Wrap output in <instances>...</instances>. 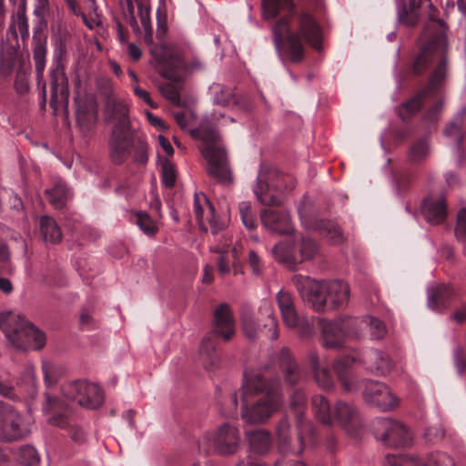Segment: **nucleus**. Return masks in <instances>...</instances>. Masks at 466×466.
Here are the masks:
<instances>
[{
    "instance_id": "f257e3e1",
    "label": "nucleus",
    "mask_w": 466,
    "mask_h": 466,
    "mask_svg": "<svg viewBox=\"0 0 466 466\" xmlns=\"http://www.w3.org/2000/svg\"><path fill=\"white\" fill-rule=\"evenodd\" d=\"M262 7L265 19H272L281 9L289 8V14L276 23L272 34L276 48L281 47L291 62L303 60V42L315 50L322 48L323 34L319 24L307 12L296 14L291 0H263Z\"/></svg>"
},
{
    "instance_id": "f03ea898",
    "label": "nucleus",
    "mask_w": 466,
    "mask_h": 466,
    "mask_svg": "<svg viewBox=\"0 0 466 466\" xmlns=\"http://www.w3.org/2000/svg\"><path fill=\"white\" fill-rule=\"evenodd\" d=\"M291 282L304 303L318 313L344 309L350 302V289L345 281H319L309 276L296 274Z\"/></svg>"
},
{
    "instance_id": "7ed1b4c3",
    "label": "nucleus",
    "mask_w": 466,
    "mask_h": 466,
    "mask_svg": "<svg viewBox=\"0 0 466 466\" xmlns=\"http://www.w3.org/2000/svg\"><path fill=\"white\" fill-rule=\"evenodd\" d=\"M150 53L158 73L168 80L159 85L160 93L173 105L180 106L184 74L202 68V64L197 60L190 64L187 63L180 52L168 45L153 46Z\"/></svg>"
},
{
    "instance_id": "20e7f679",
    "label": "nucleus",
    "mask_w": 466,
    "mask_h": 466,
    "mask_svg": "<svg viewBox=\"0 0 466 466\" xmlns=\"http://www.w3.org/2000/svg\"><path fill=\"white\" fill-rule=\"evenodd\" d=\"M361 363L367 370L375 375H386L394 364L390 356L378 350H366L361 354L354 351L352 354L338 359L333 362V370L345 392L352 393L359 389L360 380L352 370L350 364Z\"/></svg>"
},
{
    "instance_id": "39448f33",
    "label": "nucleus",
    "mask_w": 466,
    "mask_h": 466,
    "mask_svg": "<svg viewBox=\"0 0 466 466\" xmlns=\"http://www.w3.org/2000/svg\"><path fill=\"white\" fill-rule=\"evenodd\" d=\"M194 137L206 143L199 150L208 163L207 171L210 177L220 184H231L233 173L229 165L228 153L223 147L214 144L218 142L220 136L208 120H204L198 128L191 131Z\"/></svg>"
},
{
    "instance_id": "423d86ee",
    "label": "nucleus",
    "mask_w": 466,
    "mask_h": 466,
    "mask_svg": "<svg viewBox=\"0 0 466 466\" xmlns=\"http://www.w3.org/2000/svg\"><path fill=\"white\" fill-rule=\"evenodd\" d=\"M311 405L316 419L322 424L338 425L351 437L359 435L362 420L360 412L354 404L338 400L331 408L325 396L316 394L311 398Z\"/></svg>"
},
{
    "instance_id": "0eeeda50",
    "label": "nucleus",
    "mask_w": 466,
    "mask_h": 466,
    "mask_svg": "<svg viewBox=\"0 0 466 466\" xmlns=\"http://www.w3.org/2000/svg\"><path fill=\"white\" fill-rule=\"evenodd\" d=\"M0 329L8 341L17 349L41 350L46 344V335L17 312L0 314Z\"/></svg>"
},
{
    "instance_id": "6e6552de",
    "label": "nucleus",
    "mask_w": 466,
    "mask_h": 466,
    "mask_svg": "<svg viewBox=\"0 0 466 466\" xmlns=\"http://www.w3.org/2000/svg\"><path fill=\"white\" fill-rule=\"evenodd\" d=\"M307 398L302 390H296L291 398L290 406L295 412L297 426L299 430V446L292 447L290 439V425L287 417L279 420L276 427L279 450L281 453H291L299 455L304 450L303 438L305 435L313 434V425L310 421L304 420Z\"/></svg>"
},
{
    "instance_id": "1a4fd4ad",
    "label": "nucleus",
    "mask_w": 466,
    "mask_h": 466,
    "mask_svg": "<svg viewBox=\"0 0 466 466\" xmlns=\"http://www.w3.org/2000/svg\"><path fill=\"white\" fill-rule=\"evenodd\" d=\"M116 119L109 138V156L115 164L124 163L130 156L133 143L127 108L124 106L116 107Z\"/></svg>"
},
{
    "instance_id": "9d476101",
    "label": "nucleus",
    "mask_w": 466,
    "mask_h": 466,
    "mask_svg": "<svg viewBox=\"0 0 466 466\" xmlns=\"http://www.w3.org/2000/svg\"><path fill=\"white\" fill-rule=\"evenodd\" d=\"M290 180L289 177L279 175L276 170H270L265 176L260 172L257 177V186L254 187V194L258 200L265 206H280L284 202L283 194L291 190L294 184L285 188L282 187L280 182Z\"/></svg>"
},
{
    "instance_id": "9b49d317",
    "label": "nucleus",
    "mask_w": 466,
    "mask_h": 466,
    "mask_svg": "<svg viewBox=\"0 0 466 466\" xmlns=\"http://www.w3.org/2000/svg\"><path fill=\"white\" fill-rule=\"evenodd\" d=\"M239 443L238 429L228 423H224L216 431L205 434L198 441V447L205 452L213 449L219 454L230 455L237 451Z\"/></svg>"
},
{
    "instance_id": "f8f14e48",
    "label": "nucleus",
    "mask_w": 466,
    "mask_h": 466,
    "mask_svg": "<svg viewBox=\"0 0 466 466\" xmlns=\"http://www.w3.org/2000/svg\"><path fill=\"white\" fill-rule=\"evenodd\" d=\"M373 429L375 438L388 447L403 448L412 444L411 432L398 420L378 418L373 422Z\"/></svg>"
},
{
    "instance_id": "ddd939ff",
    "label": "nucleus",
    "mask_w": 466,
    "mask_h": 466,
    "mask_svg": "<svg viewBox=\"0 0 466 466\" xmlns=\"http://www.w3.org/2000/svg\"><path fill=\"white\" fill-rule=\"evenodd\" d=\"M241 418L248 424H262L281 407L282 394H277L271 389L268 394L258 399L254 404L248 406L245 399L242 400Z\"/></svg>"
},
{
    "instance_id": "4468645a",
    "label": "nucleus",
    "mask_w": 466,
    "mask_h": 466,
    "mask_svg": "<svg viewBox=\"0 0 466 466\" xmlns=\"http://www.w3.org/2000/svg\"><path fill=\"white\" fill-rule=\"evenodd\" d=\"M445 76L446 61L445 58L442 57L440 61V64L431 76L428 86L410 99L402 103L401 106L398 108L400 117L405 121L416 114L422 106L424 100L429 96H434L435 93L438 92L445 79Z\"/></svg>"
},
{
    "instance_id": "2eb2a0df",
    "label": "nucleus",
    "mask_w": 466,
    "mask_h": 466,
    "mask_svg": "<svg viewBox=\"0 0 466 466\" xmlns=\"http://www.w3.org/2000/svg\"><path fill=\"white\" fill-rule=\"evenodd\" d=\"M63 395L76 401L80 406L96 410L104 402V393L101 388L86 380H76L62 387Z\"/></svg>"
},
{
    "instance_id": "dca6fc26",
    "label": "nucleus",
    "mask_w": 466,
    "mask_h": 466,
    "mask_svg": "<svg viewBox=\"0 0 466 466\" xmlns=\"http://www.w3.org/2000/svg\"><path fill=\"white\" fill-rule=\"evenodd\" d=\"M359 323V319L350 317L339 318L333 320L319 319L322 344L326 349H339L345 339L351 336V328Z\"/></svg>"
},
{
    "instance_id": "f3484780",
    "label": "nucleus",
    "mask_w": 466,
    "mask_h": 466,
    "mask_svg": "<svg viewBox=\"0 0 466 466\" xmlns=\"http://www.w3.org/2000/svg\"><path fill=\"white\" fill-rule=\"evenodd\" d=\"M30 434L22 415L10 404L0 401V437L5 441H18Z\"/></svg>"
},
{
    "instance_id": "a211bd4d",
    "label": "nucleus",
    "mask_w": 466,
    "mask_h": 466,
    "mask_svg": "<svg viewBox=\"0 0 466 466\" xmlns=\"http://www.w3.org/2000/svg\"><path fill=\"white\" fill-rule=\"evenodd\" d=\"M298 211L301 224L306 229L317 231L328 238L332 244H340L345 240L341 228L330 220L319 219L309 211V203L303 201Z\"/></svg>"
},
{
    "instance_id": "6ab92c4d",
    "label": "nucleus",
    "mask_w": 466,
    "mask_h": 466,
    "mask_svg": "<svg viewBox=\"0 0 466 466\" xmlns=\"http://www.w3.org/2000/svg\"><path fill=\"white\" fill-rule=\"evenodd\" d=\"M268 367L262 370H247L243 374V383L241 386L243 399L246 395H258L272 390L277 394H281L280 381L279 379L269 378Z\"/></svg>"
},
{
    "instance_id": "aec40b11",
    "label": "nucleus",
    "mask_w": 466,
    "mask_h": 466,
    "mask_svg": "<svg viewBox=\"0 0 466 466\" xmlns=\"http://www.w3.org/2000/svg\"><path fill=\"white\" fill-rule=\"evenodd\" d=\"M362 398L369 405L377 407L382 411L391 410L399 405V399L386 384L367 380L362 381Z\"/></svg>"
},
{
    "instance_id": "412c9836",
    "label": "nucleus",
    "mask_w": 466,
    "mask_h": 466,
    "mask_svg": "<svg viewBox=\"0 0 466 466\" xmlns=\"http://www.w3.org/2000/svg\"><path fill=\"white\" fill-rule=\"evenodd\" d=\"M425 34L420 37L421 47L413 62V72L417 75L423 73L434 57L442 53L448 46L444 31H441L424 42Z\"/></svg>"
},
{
    "instance_id": "4be33fe9",
    "label": "nucleus",
    "mask_w": 466,
    "mask_h": 466,
    "mask_svg": "<svg viewBox=\"0 0 466 466\" xmlns=\"http://www.w3.org/2000/svg\"><path fill=\"white\" fill-rule=\"evenodd\" d=\"M384 461L387 466H455L453 459L441 451L431 452L423 459L417 455L388 454Z\"/></svg>"
},
{
    "instance_id": "5701e85b",
    "label": "nucleus",
    "mask_w": 466,
    "mask_h": 466,
    "mask_svg": "<svg viewBox=\"0 0 466 466\" xmlns=\"http://www.w3.org/2000/svg\"><path fill=\"white\" fill-rule=\"evenodd\" d=\"M194 213L199 227L205 229L207 220L214 235L227 227V222L216 215L214 207L203 193H196L194 196Z\"/></svg>"
},
{
    "instance_id": "b1692460",
    "label": "nucleus",
    "mask_w": 466,
    "mask_h": 466,
    "mask_svg": "<svg viewBox=\"0 0 466 466\" xmlns=\"http://www.w3.org/2000/svg\"><path fill=\"white\" fill-rule=\"evenodd\" d=\"M246 439L248 442L250 454L264 455L266 454L272 443L271 435L266 430H254L246 432ZM237 466H265L260 461H254L251 455L248 456L247 461H240ZM275 466H283L282 462H277Z\"/></svg>"
},
{
    "instance_id": "393cba45",
    "label": "nucleus",
    "mask_w": 466,
    "mask_h": 466,
    "mask_svg": "<svg viewBox=\"0 0 466 466\" xmlns=\"http://www.w3.org/2000/svg\"><path fill=\"white\" fill-rule=\"evenodd\" d=\"M262 225L270 232L279 235H289L295 231L291 217L285 210L265 208L260 212Z\"/></svg>"
},
{
    "instance_id": "a878e982",
    "label": "nucleus",
    "mask_w": 466,
    "mask_h": 466,
    "mask_svg": "<svg viewBox=\"0 0 466 466\" xmlns=\"http://www.w3.org/2000/svg\"><path fill=\"white\" fill-rule=\"evenodd\" d=\"M425 219L434 225L445 221L447 217L446 198L442 194H431L426 197L420 206Z\"/></svg>"
},
{
    "instance_id": "bb28decb",
    "label": "nucleus",
    "mask_w": 466,
    "mask_h": 466,
    "mask_svg": "<svg viewBox=\"0 0 466 466\" xmlns=\"http://www.w3.org/2000/svg\"><path fill=\"white\" fill-rule=\"evenodd\" d=\"M456 292L450 284H438L427 290V305L436 312H443L455 298Z\"/></svg>"
},
{
    "instance_id": "cd10ccee",
    "label": "nucleus",
    "mask_w": 466,
    "mask_h": 466,
    "mask_svg": "<svg viewBox=\"0 0 466 466\" xmlns=\"http://www.w3.org/2000/svg\"><path fill=\"white\" fill-rule=\"evenodd\" d=\"M276 301L284 325L289 329L298 328L299 325V316L296 309L292 293L281 289L276 294Z\"/></svg>"
},
{
    "instance_id": "c85d7f7f",
    "label": "nucleus",
    "mask_w": 466,
    "mask_h": 466,
    "mask_svg": "<svg viewBox=\"0 0 466 466\" xmlns=\"http://www.w3.org/2000/svg\"><path fill=\"white\" fill-rule=\"evenodd\" d=\"M50 78V103H56L58 96L66 98L68 96V79L64 66L60 60L54 61L49 72Z\"/></svg>"
},
{
    "instance_id": "c756f323",
    "label": "nucleus",
    "mask_w": 466,
    "mask_h": 466,
    "mask_svg": "<svg viewBox=\"0 0 466 466\" xmlns=\"http://www.w3.org/2000/svg\"><path fill=\"white\" fill-rule=\"evenodd\" d=\"M214 319V332L225 341L229 340L235 334V320L229 305L220 304L215 310Z\"/></svg>"
},
{
    "instance_id": "7c9ffc66",
    "label": "nucleus",
    "mask_w": 466,
    "mask_h": 466,
    "mask_svg": "<svg viewBox=\"0 0 466 466\" xmlns=\"http://www.w3.org/2000/svg\"><path fill=\"white\" fill-rule=\"evenodd\" d=\"M278 363L279 369L284 372L287 382L290 385H295L301 379V371L295 359L287 347H283L278 357Z\"/></svg>"
},
{
    "instance_id": "2f4dec72",
    "label": "nucleus",
    "mask_w": 466,
    "mask_h": 466,
    "mask_svg": "<svg viewBox=\"0 0 466 466\" xmlns=\"http://www.w3.org/2000/svg\"><path fill=\"white\" fill-rule=\"evenodd\" d=\"M199 360L205 370L208 371L215 370L220 363V355L218 354L216 343L212 335L203 339L199 349Z\"/></svg>"
},
{
    "instance_id": "473e14b6",
    "label": "nucleus",
    "mask_w": 466,
    "mask_h": 466,
    "mask_svg": "<svg viewBox=\"0 0 466 466\" xmlns=\"http://www.w3.org/2000/svg\"><path fill=\"white\" fill-rule=\"evenodd\" d=\"M45 194L49 203L57 209L64 208L73 197L71 189L61 179L56 181L52 187L46 188Z\"/></svg>"
},
{
    "instance_id": "72a5a7b5",
    "label": "nucleus",
    "mask_w": 466,
    "mask_h": 466,
    "mask_svg": "<svg viewBox=\"0 0 466 466\" xmlns=\"http://www.w3.org/2000/svg\"><path fill=\"white\" fill-rule=\"evenodd\" d=\"M40 232L46 242L57 244L62 240V231L56 221L48 216L40 218Z\"/></svg>"
},
{
    "instance_id": "f704fd0d",
    "label": "nucleus",
    "mask_w": 466,
    "mask_h": 466,
    "mask_svg": "<svg viewBox=\"0 0 466 466\" xmlns=\"http://www.w3.org/2000/svg\"><path fill=\"white\" fill-rule=\"evenodd\" d=\"M274 258L285 264L288 268L294 269L298 265V255L290 245L279 242L272 249Z\"/></svg>"
},
{
    "instance_id": "c9c22d12",
    "label": "nucleus",
    "mask_w": 466,
    "mask_h": 466,
    "mask_svg": "<svg viewBox=\"0 0 466 466\" xmlns=\"http://www.w3.org/2000/svg\"><path fill=\"white\" fill-rule=\"evenodd\" d=\"M31 75V64L30 61L21 60L19 67L16 71L14 87L16 93L20 96L27 94L30 90L29 86V76Z\"/></svg>"
},
{
    "instance_id": "e433bc0d",
    "label": "nucleus",
    "mask_w": 466,
    "mask_h": 466,
    "mask_svg": "<svg viewBox=\"0 0 466 466\" xmlns=\"http://www.w3.org/2000/svg\"><path fill=\"white\" fill-rule=\"evenodd\" d=\"M218 90H216L213 102L217 105H220L222 106H239L244 109L248 107L247 102H244L243 105L240 104V98L230 89L217 86Z\"/></svg>"
},
{
    "instance_id": "4c0bfd02",
    "label": "nucleus",
    "mask_w": 466,
    "mask_h": 466,
    "mask_svg": "<svg viewBox=\"0 0 466 466\" xmlns=\"http://www.w3.org/2000/svg\"><path fill=\"white\" fill-rule=\"evenodd\" d=\"M136 5L140 17L142 27L144 28V41L146 44L151 46L150 49L157 45L153 43V28L150 21V9L145 5L141 1H136ZM163 45L162 43L158 46Z\"/></svg>"
},
{
    "instance_id": "58836bf2",
    "label": "nucleus",
    "mask_w": 466,
    "mask_h": 466,
    "mask_svg": "<svg viewBox=\"0 0 466 466\" xmlns=\"http://www.w3.org/2000/svg\"><path fill=\"white\" fill-rule=\"evenodd\" d=\"M259 312L262 315H266L268 317V323L264 325L265 329L268 327V338L271 340L278 339V319L275 315V311L271 303L268 300L262 301L259 307Z\"/></svg>"
},
{
    "instance_id": "ea45409f",
    "label": "nucleus",
    "mask_w": 466,
    "mask_h": 466,
    "mask_svg": "<svg viewBox=\"0 0 466 466\" xmlns=\"http://www.w3.org/2000/svg\"><path fill=\"white\" fill-rule=\"evenodd\" d=\"M33 38L35 42L33 58L35 61V72L37 78H41L46 67V41H42L40 38H37L35 34Z\"/></svg>"
},
{
    "instance_id": "a19ab883",
    "label": "nucleus",
    "mask_w": 466,
    "mask_h": 466,
    "mask_svg": "<svg viewBox=\"0 0 466 466\" xmlns=\"http://www.w3.org/2000/svg\"><path fill=\"white\" fill-rule=\"evenodd\" d=\"M231 238L224 237V242L210 247V250L215 253H220L221 256L218 259V272L221 275H225L230 272V263L227 259L225 253H228L231 247Z\"/></svg>"
},
{
    "instance_id": "79ce46f5",
    "label": "nucleus",
    "mask_w": 466,
    "mask_h": 466,
    "mask_svg": "<svg viewBox=\"0 0 466 466\" xmlns=\"http://www.w3.org/2000/svg\"><path fill=\"white\" fill-rule=\"evenodd\" d=\"M16 459L24 466H38L40 463L36 449L29 444L23 445L17 450Z\"/></svg>"
},
{
    "instance_id": "37998d69",
    "label": "nucleus",
    "mask_w": 466,
    "mask_h": 466,
    "mask_svg": "<svg viewBox=\"0 0 466 466\" xmlns=\"http://www.w3.org/2000/svg\"><path fill=\"white\" fill-rule=\"evenodd\" d=\"M430 154L428 140L419 139L413 143L409 151V160L411 163H420L427 158Z\"/></svg>"
},
{
    "instance_id": "c03bdc74",
    "label": "nucleus",
    "mask_w": 466,
    "mask_h": 466,
    "mask_svg": "<svg viewBox=\"0 0 466 466\" xmlns=\"http://www.w3.org/2000/svg\"><path fill=\"white\" fill-rule=\"evenodd\" d=\"M319 250V246L316 241L309 238H302L299 244L298 255V264L304 261L312 259Z\"/></svg>"
},
{
    "instance_id": "a18cd8bd",
    "label": "nucleus",
    "mask_w": 466,
    "mask_h": 466,
    "mask_svg": "<svg viewBox=\"0 0 466 466\" xmlns=\"http://www.w3.org/2000/svg\"><path fill=\"white\" fill-rule=\"evenodd\" d=\"M0 395L12 400H19L23 393L18 384L15 387L8 377L0 376Z\"/></svg>"
},
{
    "instance_id": "49530a36",
    "label": "nucleus",
    "mask_w": 466,
    "mask_h": 466,
    "mask_svg": "<svg viewBox=\"0 0 466 466\" xmlns=\"http://www.w3.org/2000/svg\"><path fill=\"white\" fill-rule=\"evenodd\" d=\"M137 227L147 236H153L157 232V222L145 211H136L134 213Z\"/></svg>"
},
{
    "instance_id": "de8ad7c7",
    "label": "nucleus",
    "mask_w": 466,
    "mask_h": 466,
    "mask_svg": "<svg viewBox=\"0 0 466 466\" xmlns=\"http://www.w3.org/2000/svg\"><path fill=\"white\" fill-rule=\"evenodd\" d=\"M86 8L88 10V16L85 12L80 13L85 25L90 29L101 25V15L97 12L96 1L86 0Z\"/></svg>"
},
{
    "instance_id": "09e8293b",
    "label": "nucleus",
    "mask_w": 466,
    "mask_h": 466,
    "mask_svg": "<svg viewBox=\"0 0 466 466\" xmlns=\"http://www.w3.org/2000/svg\"><path fill=\"white\" fill-rule=\"evenodd\" d=\"M361 322H365L369 328L370 335L372 339H380L385 336L386 326L381 320L367 316Z\"/></svg>"
},
{
    "instance_id": "8fccbe9b",
    "label": "nucleus",
    "mask_w": 466,
    "mask_h": 466,
    "mask_svg": "<svg viewBox=\"0 0 466 466\" xmlns=\"http://www.w3.org/2000/svg\"><path fill=\"white\" fill-rule=\"evenodd\" d=\"M12 22L15 25L22 40L26 41L29 38V25L25 11H18L12 16Z\"/></svg>"
},
{
    "instance_id": "3c124183",
    "label": "nucleus",
    "mask_w": 466,
    "mask_h": 466,
    "mask_svg": "<svg viewBox=\"0 0 466 466\" xmlns=\"http://www.w3.org/2000/svg\"><path fill=\"white\" fill-rule=\"evenodd\" d=\"M315 380L319 388L330 390L334 387V380L328 368L319 369L314 371Z\"/></svg>"
},
{
    "instance_id": "603ef678",
    "label": "nucleus",
    "mask_w": 466,
    "mask_h": 466,
    "mask_svg": "<svg viewBox=\"0 0 466 466\" xmlns=\"http://www.w3.org/2000/svg\"><path fill=\"white\" fill-rule=\"evenodd\" d=\"M242 329L245 337L250 340L257 339L259 325L252 316L244 315L241 317Z\"/></svg>"
},
{
    "instance_id": "864d4df0",
    "label": "nucleus",
    "mask_w": 466,
    "mask_h": 466,
    "mask_svg": "<svg viewBox=\"0 0 466 466\" xmlns=\"http://www.w3.org/2000/svg\"><path fill=\"white\" fill-rule=\"evenodd\" d=\"M15 50H8L5 53H0V74L4 76H9L15 66Z\"/></svg>"
},
{
    "instance_id": "5fc2aeb1",
    "label": "nucleus",
    "mask_w": 466,
    "mask_h": 466,
    "mask_svg": "<svg viewBox=\"0 0 466 466\" xmlns=\"http://www.w3.org/2000/svg\"><path fill=\"white\" fill-rule=\"evenodd\" d=\"M239 214L244 226L248 229H253L256 227V220L251 211V205L249 202H241L238 206Z\"/></svg>"
},
{
    "instance_id": "6e6d98bb",
    "label": "nucleus",
    "mask_w": 466,
    "mask_h": 466,
    "mask_svg": "<svg viewBox=\"0 0 466 466\" xmlns=\"http://www.w3.org/2000/svg\"><path fill=\"white\" fill-rule=\"evenodd\" d=\"M452 359L457 373L462 376L466 372V351L461 346L453 349Z\"/></svg>"
},
{
    "instance_id": "4d7b16f0",
    "label": "nucleus",
    "mask_w": 466,
    "mask_h": 466,
    "mask_svg": "<svg viewBox=\"0 0 466 466\" xmlns=\"http://www.w3.org/2000/svg\"><path fill=\"white\" fill-rule=\"evenodd\" d=\"M162 184L166 187H173L176 183V168L170 162H166L162 167Z\"/></svg>"
},
{
    "instance_id": "13d9d810",
    "label": "nucleus",
    "mask_w": 466,
    "mask_h": 466,
    "mask_svg": "<svg viewBox=\"0 0 466 466\" xmlns=\"http://www.w3.org/2000/svg\"><path fill=\"white\" fill-rule=\"evenodd\" d=\"M444 135L447 137L454 139L456 142L461 143L463 136L461 133V124L459 121L450 122L444 129Z\"/></svg>"
},
{
    "instance_id": "bf43d9fd",
    "label": "nucleus",
    "mask_w": 466,
    "mask_h": 466,
    "mask_svg": "<svg viewBox=\"0 0 466 466\" xmlns=\"http://www.w3.org/2000/svg\"><path fill=\"white\" fill-rule=\"evenodd\" d=\"M34 15L41 23H46V16L49 14V0H34Z\"/></svg>"
},
{
    "instance_id": "052dcab7",
    "label": "nucleus",
    "mask_w": 466,
    "mask_h": 466,
    "mask_svg": "<svg viewBox=\"0 0 466 466\" xmlns=\"http://www.w3.org/2000/svg\"><path fill=\"white\" fill-rule=\"evenodd\" d=\"M398 19L402 24L413 26L418 23V15L415 12H408L405 4L398 10Z\"/></svg>"
},
{
    "instance_id": "680f3d73",
    "label": "nucleus",
    "mask_w": 466,
    "mask_h": 466,
    "mask_svg": "<svg viewBox=\"0 0 466 466\" xmlns=\"http://www.w3.org/2000/svg\"><path fill=\"white\" fill-rule=\"evenodd\" d=\"M126 1V7L124 8V15L127 21V23L130 25V26L133 28L135 32L139 30L138 23L136 18L135 15V5L133 3V0H125Z\"/></svg>"
},
{
    "instance_id": "e2e57ef3",
    "label": "nucleus",
    "mask_w": 466,
    "mask_h": 466,
    "mask_svg": "<svg viewBox=\"0 0 466 466\" xmlns=\"http://www.w3.org/2000/svg\"><path fill=\"white\" fill-rule=\"evenodd\" d=\"M445 435L441 425L430 426L425 430L424 437L430 442H436L443 439Z\"/></svg>"
},
{
    "instance_id": "0e129e2a",
    "label": "nucleus",
    "mask_w": 466,
    "mask_h": 466,
    "mask_svg": "<svg viewBox=\"0 0 466 466\" xmlns=\"http://www.w3.org/2000/svg\"><path fill=\"white\" fill-rule=\"evenodd\" d=\"M49 424L61 429H69L74 424L73 419L65 414H56L48 418Z\"/></svg>"
},
{
    "instance_id": "69168bd1",
    "label": "nucleus",
    "mask_w": 466,
    "mask_h": 466,
    "mask_svg": "<svg viewBox=\"0 0 466 466\" xmlns=\"http://www.w3.org/2000/svg\"><path fill=\"white\" fill-rule=\"evenodd\" d=\"M455 234L459 238H466V208H461L458 213Z\"/></svg>"
},
{
    "instance_id": "338daca9",
    "label": "nucleus",
    "mask_w": 466,
    "mask_h": 466,
    "mask_svg": "<svg viewBox=\"0 0 466 466\" xmlns=\"http://www.w3.org/2000/svg\"><path fill=\"white\" fill-rule=\"evenodd\" d=\"M42 369L45 376L46 384L47 386L53 385L57 380L56 367L49 362H44L42 365Z\"/></svg>"
},
{
    "instance_id": "774afa93",
    "label": "nucleus",
    "mask_w": 466,
    "mask_h": 466,
    "mask_svg": "<svg viewBox=\"0 0 466 466\" xmlns=\"http://www.w3.org/2000/svg\"><path fill=\"white\" fill-rule=\"evenodd\" d=\"M134 158L136 162L141 165H145L147 162V146L145 142L139 141L136 148Z\"/></svg>"
}]
</instances>
